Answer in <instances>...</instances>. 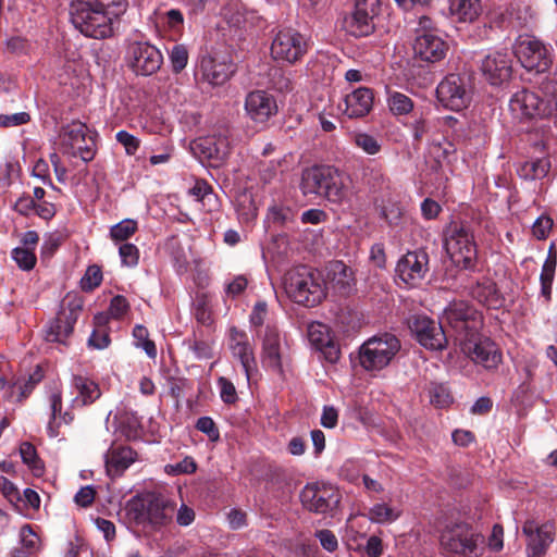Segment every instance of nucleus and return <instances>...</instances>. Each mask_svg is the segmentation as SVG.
I'll list each match as a JSON object with an SVG mask.
<instances>
[{"mask_svg": "<svg viewBox=\"0 0 557 557\" xmlns=\"http://www.w3.org/2000/svg\"><path fill=\"white\" fill-rule=\"evenodd\" d=\"M542 95L522 89L510 99L509 107L519 117L535 119L553 116L557 120V79L546 76L539 83Z\"/></svg>", "mask_w": 557, "mask_h": 557, "instance_id": "1", "label": "nucleus"}, {"mask_svg": "<svg viewBox=\"0 0 557 557\" xmlns=\"http://www.w3.org/2000/svg\"><path fill=\"white\" fill-rule=\"evenodd\" d=\"M285 290L296 304L314 307L326 296L321 274L307 265L290 270L285 277Z\"/></svg>", "mask_w": 557, "mask_h": 557, "instance_id": "2", "label": "nucleus"}, {"mask_svg": "<svg viewBox=\"0 0 557 557\" xmlns=\"http://www.w3.org/2000/svg\"><path fill=\"white\" fill-rule=\"evenodd\" d=\"M71 22L86 37L104 39L113 34L110 13L92 0H75L70 5Z\"/></svg>", "mask_w": 557, "mask_h": 557, "instance_id": "3", "label": "nucleus"}, {"mask_svg": "<svg viewBox=\"0 0 557 557\" xmlns=\"http://www.w3.org/2000/svg\"><path fill=\"white\" fill-rule=\"evenodd\" d=\"M300 189L305 196H323L332 202H341L345 198L341 174L332 166L306 169L301 175Z\"/></svg>", "mask_w": 557, "mask_h": 557, "instance_id": "4", "label": "nucleus"}, {"mask_svg": "<svg viewBox=\"0 0 557 557\" xmlns=\"http://www.w3.org/2000/svg\"><path fill=\"white\" fill-rule=\"evenodd\" d=\"M444 247L458 267L471 270L475 267L478 250L470 227L453 221L444 230Z\"/></svg>", "mask_w": 557, "mask_h": 557, "instance_id": "5", "label": "nucleus"}, {"mask_svg": "<svg viewBox=\"0 0 557 557\" xmlns=\"http://www.w3.org/2000/svg\"><path fill=\"white\" fill-rule=\"evenodd\" d=\"M400 348V341L394 334L373 336L360 346L359 363L367 372H379L391 364Z\"/></svg>", "mask_w": 557, "mask_h": 557, "instance_id": "6", "label": "nucleus"}, {"mask_svg": "<svg viewBox=\"0 0 557 557\" xmlns=\"http://www.w3.org/2000/svg\"><path fill=\"white\" fill-rule=\"evenodd\" d=\"M176 505L162 494H148L139 502L131 504L135 519L149 524L153 530H160L172 523Z\"/></svg>", "mask_w": 557, "mask_h": 557, "instance_id": "7", "label": "nucleus"}, {"mask_svg": "<svg viewBox=\"0 0 557 557\" xmlns=\"http://www.w3.org/2000/svg\"><path fill=\"white\" fill-rule=\"evenodd\" d=\"M445 322L455 333L459 343L470 336H476L483 324L482 314L468 302L453 301L445 309L443 314Z\"/></svg>", "mask_w": 557, "mask_h": 557, "instance_id": "8", "label": "nucleus"}, {"mask_svg": "<svg viewBox=\"0 0 557 557\" xmlns=\"http://www.w3.org/2000/svg\"><path fill=\"white\" fill-rule=\"evenodd\" d=\"M484 536L473 531L467 523H457L447 528L441 536V544L445 550L461 557H479L483 548Z\"/></svg>", "mask_w": 557, "mask_h": 557, "instance_id": "9", "label": "nucleus"}, {"mask_svg": "<svg viewBox=\"0 0 557 557\" xmlns=\"http://www.w3.org/2000/svg\"><path fill=\"white\" fill-rule=\"evenodd\" d=\"M60 150L63 154L78 157L89 162L95 157V139L89 135L86 124L74 121L61 127L59 133Z\"/></svg>", "mask_w": 557, "mask_h": 557, "instance_id": "10", "label": "nucleus"}, {"mask_svg": "<svg viewBox=\"0 0 557 557\" xmlns=\"http://www.w3.org/2000/svg\"><path fill=\"white\" fill-rule=\"evenodd\" d=\"M437 100L451 111H461L471 102V86L469 78L460 74L447 75L436 88Z\"/></svg>", "mask_w": 557, "mask_h": 557, "instance_id": "11", "label": "nucleus"}, {"mask_svg": "<svg viewBox=\"0 0 557 557\" xmlns=\"http://www.w3.org/2000/svg\"><path fill=\"white\" fill-rule=\"evenodd\" d=\"M408 327L418 343L429 350H443L448 343V335L443 322H437L423 314H413L408 319Z\"/></svg>", "mask_w": 557, "mask_h": 557, "instance_id": "12", "label": "nucleus"}, {"mask_svg": "<svg viewBox=\"0 0 557 557\" xmlns=\"http://www.w3.org/2000/svg\"><path fill=\"white\" fill-rule=\"evenodd\" d=\"M308 41L302 34L293 28H283L272 40L271 54L277 61L293 64L308 52Z\"/></svg>", "mask_w": 557, "mask_h": 557, "instance_id": "13", "label": "nucleus"}, {"mask_svg": "<svg viewBox=\"0 0 557 557\" xmlns=\"http://www.w3.org/2000/svg\"><path fill=\"white\" fill-rule=\"evenodd\" d=\"M190 150L195 157L207 161L210 166L220 168L231 153V143L225 134H212L193 140Z\"/></svg>", "mask_w": 557, "mask_h": 557, "instance_id": "14", "label": "nucleus"}, {"mask_svg": "<svg viewBox=\"0 0 557 557\" xmlns=\"http://www.w3.org/2000/svg\"><path fill=\"white\" fill-rule=\"evenodd\" d=\"M379 12L380 0H356L352 12L344 18L345 30L357 38L371 35Z\"/></svg>", "mask_w": 557, "mask_h": 557, "instance_id": "15", "label": "nucleus"}, {"mask_svg": "<svg viewBox=\"0 0 557 557\" xmlns=\"http://www.w3.org/2000/svg\"><path fill=\"white\" fill-rule=\"evenodd\" d=\"M305 508L315 513H333L341 502L339 491L331 484H308L300 494Z\"/></svg>", "mask_w": 557, "mask_h": 557, "instance_id": "16", "label": "nucleus"}, {"mask_svg": "<svg viewBox=\"0 0 557 557\" xmlns=\"http://www.w3.org/2000/svg\"><path fill=\"white\" fill-rule=\"evenodd\" d=\"M82 302L78 299H65L57 317L51 320L46 329L45 338L47 342L65 344L66 338L72 334L74 324L77 321Z\"/></svg>", "mask_w": 557, "mask_h": 557, "instance_id": "17", "label": "nucleus"}, {"mask_svg": "<svg viewBox=\"0 0 557 557\" xmlns=\"http://www.w3.org/2000/svg\"><path fill=\"white\" fill-rule=\"evenodd\" d=\"M287 342L275 325L268 324L262 335L261 362L274 373L283 374L282 358Z\"/></svg>", "mask_w": 557, "mask_h": 557, "instance_id": "18", "label": "nucleus"}, {"mask_svg": "<svg viewBox=\"0 0 557 557\" xmlns=\"http://www.w3.org/2000/svg\"><path fill=\"white\" fill-rule=\"evenodd\" d=\"M460 345L462 351L472 361L487 370L496 369L502 361V355L495 343L487 337L480 336L479 332L476 336L467 337Z\"/></svg>", "mask_w": 557, "mask_h": 557, "instance_id": "19", "label": "nucleus"}, {"mask_svg": "<svg viewBox=\"0 0 557 557\" xmlns=\"http://www.w3.org/2000/svg\"><path fill=\"white\" fill-rule=\"evenodd\" d=\"M128 59L132 70L148 76L156 73L163 62L161 52L148 42H134L128 49Z\"/></svg>", "mask_w": 557, "mask_h": 557, "instance_id": "20", "label": "nucleus"}, {"mask_svg": "<svg viewBox=\"0 0 557 557\" xmlns=\"http://www.w3.org/2000/svg\"><path fill=\"white\" fill-rule=\"evenodd\" d=\"M516 55L527 71L535 72L536 74L546 72L552 64L548 50L536 39L520 41Z\"/></svg>", "mask_w": 557, "mask_h": 557, "instance_id": "21", "label": "nucleus"}, {"mask_svg": "<svg viewBox=\"0 0 557 557\" xmlns=\"http://www.w3.org/2000/svg\"><path fill=\"white\" fill-rule=\"evenodd\" d=\"M522 533L528 537V556L543 557L554 541L555 524L546 521L539 525L533 520H528L522 527Z\"/></svg>", "mask_w": 557, "mask_h": 557, "instance_id": "22", "label": "nucleus"}, {"mask_svg": "<svg viewBox=\"0 0 557 557\" xmlns=\"http://www.w3.org/2000/svg\"><path fill=\"white\" fill-rule=\"evenodd\" d=\"M429 256L424 250L407 252L396 265V274L409 286H417L428 272Z\"/></svg>", "mask_w": 557, "mask_h": 557, "instance_id": "23", "label": "nucleus"}, {"mask_svg": "<svg viewBox=\"0 0 557 557\" xmlns=\"http://www.w3.org/2000/svg\"><path fill=\"white\" fill-rule=\"evenodd\" d=\"M481 70L491 85L507 83L512 75V55L507 51L490 53L483 59Z\"/></svg>", "mask_w": 557, "mask_h": 557, "instance_id": "24", "label": "nucleus"}, {"mask_svg": "<svg viewBox=\"0 0 557 557\" xmlns=\"http://www.w3.org/2000/svg\"><path fill=\"white\" fill-rule=\"evenodd\" d=\"M448 45L433 30H419L414 44L413 51L416 57L426 62H438L445 58Z\"/></svg>", "mask_w": 557, "mask_h": 557, "instance_id": "25", "label": "nucleus"}, {"mask_svg": "<svg viewBox=\"0 0 557 557\" xmlns=\"http://www.w3.org/2000/svg\"><path fill=\"white\" fill-rule=\"evenodd\" d=\"M247 114L257 123H264L277 112L274 97L263 90L251 91L245 101Z\"/></svg>", "mask_w": 557, "mask_h": 557, "instance_id": "26", "label": "nucleus"}, {"mask_svg": "<svg viewBox=\"0 0 557 557\" xmlns=\"http://www.w3.org/2000/svg\"><path fill=\"white\" fill-rule=\"evenodd\" d=\"M308 339L310 344L325 358L326 361L335 363L341 356L338 345L330 334L329 327L320 322H313L308 326Z\"/></svg>", "mask_w": 557, "mask_h": 557, "instance_id": "27", "label": "nucleus"}, {"mask_svg": "<svg viewBox=\"0 0 557 557\" xmlns=\"http://www.w3.org/2000/svg\"><path fill=\"white\" fill-rule=\"evenodd\" d=\"M200 71L205 81L211 85H223L234 73V64L225 59L205 55L200 62Z\"/></svg>", "mask_w": 557, "mask_h": 557, "instance_id": "28", "label": "nucleus"}, {"mask_svg": "<svg viewBox=\"0 0 557 557\" xmlns=\"http://www.w3.org/2000/svg\"><path fill=\"white\" fill-rule=\"evenodd\" d=\"M230 348L234 357L238 358L247 379H250L251 371L256 369L253 349L245 332L236 327L231 329Z\"/></svg>", "mask_w": 557, "mask_h": 557, "instance_id": "29", "label": "nucleus"}, {"mask_svg": "<svg viewBox=\"0 0 557 557\" xmlns=\"http://www.w3.org/2000/svg\"><path fill=\"white\" fill-rule=\"evenodd\" d=\"M373 101V90L368 87H359L346 95L344 113L350 119L363 117L371 112Z\"/></svg>", "mask_w": 557, "mask_h": 557, "instance_id": "30", "label": "nucleus"}, {"mask_svg": "<svg viewBox=\"0 0 557 557\" xmlns=\"http://www.w3.org/2000/svg\"><path fill=\"white\" fill-rule=\"evenodd\" d=\"M136 459V453L128 446H112L104 456L107 473L121 475Z\"/></svg>", "mask_w": 557, "mask_h": 557, "instance_id": "31", "label": "nucleus"}, {"mask_svg": "<svg viewBox=\"0 0 557 557\" xmlns=\"http://www.w3.org/2000/svg\"><path fill=\"white\" fill-rule=\"evenodd\" d=\"M72 387L76 392V396L71 401L73 407L91 405L101 396L99 385L87 376L73 375Z\"/></svg>", "mask_w": 557, "mask_h": 557, "instance_id": "32", "label": "nucleus"}, {"mask_svg": "<svg viewBox=\"0 0 557 557\" xmlns=\"http://www.w3.org/2000/svg\"><path fill=\"white\" fill-rule=\"evenodd\" d=\"M449 12L458 23H474L483 12L482 0H450Z\"/></svg>", "mask_w": 557, "mask_h": 557, "instance_id": "33", "label": "nucleus"}, {"mask_svg": "<svg viewBox=\"0 0 557 557\" xmlns=\"http://www.w3.org/2000/svg\"><path fill=\"white\" fill-rule=\"evenodd\" d=\"M329 275L331 277L332 287L341 295L347 296L354 289L356 280L351 268L342 261H336L331 265Z\"/></svg>", "mask_w": 557, "mask_h": 557, "instance_id": "34", "label": "nucleus"}, {"mask_svg": "<svg viewBox=\"0 0 557 557\" xmlns=\"http://www.w3.org/2000/svg\"><path fill=\"white\" fill-rule=\"evenodd\" d=\"M471 296L488 308H498L502 304L496 284L488 278L478 282L471 288Z\"/></svg>", "mask_w": 557, "mask_h": 557, "instance_id": "35", "label": "nucleus"}, {"mask_svg": "<svg viewBox=\"0 0 557 557\" xmlns=\"http://www.w3.org/2000/svg\"><path fill=\"white\" fill-rule=\"evenodd\" d=\"M362 181L372 191L383 190L388 184L382 166L376 164H369L362 169Z\"/></svg>", "mask_w": 557, "mask_h": 557, "instance_id": "36", "label": "nucleus"}, {"mask_svg": "<svg viewBox=\"0 0 557 557\" xmlns=\"http://www.w3.org/2000/svg\"><path fill=\"white\" fill-rule=\"evenodd\" d=\"M50 420L47 425V433L50 437H57L59 435L60 422H58V418L60 417L62 410V395L60 391H57L50 395Z\"/></svg>", "mask_w": 557, "mask_h": 557, "instance_id": "37", "label": "nucleus"}, {"mask_svg": "<svg viewBox=\"0 0 557 557\" xmlns=\"http://www.w3.org/2000/svg\"><path fill=\"white\" fill-rule=\"evenodd\" d=\"M549 166L545 159L525 162L520 169V175L525 180H540L547 175Z\"/></svg>", "mask_w": 557, "mask_h": 557, "instance_id": "38", "label": "nucleus"}, {"mask_svg": "<svg viewBox=\"0 0 557 557\" xmlns=\"http://www.w3.org/2000/svg\"><path fill=\"white\" fill-rule=\"evenodd\" d=\"M387 103L395 115L408 114L413 110V101L405 94L394 91L388 95Z\"/></svg>", "mask_w": 557, "mask_h": 557, "instance_id": "39", "label": "nucleus"}, {"mask_svg": "<svg viewBox=\"0 0 557 557\" xmlns=\"http://www.w3.org/2000/svg\"><path fill=\"white\" fill-rule=\"evenodd\" d=\"M351 139H352V143L358 148H360L363 152H366L367 154H371V156L377 154L382 149V145L377 140V138L368 133H362V132L354 133L351 135Z\"/></svg>", "mask_w": 557, "mask_h": 557, "instance_id": "40", "label": "nucleus"}, {"mask_svg": "<svg viewBox=\"0 0 557 557\" xmlns=\"http://www.w3.org/2000/svg\"><path fill=\"white\" fill-rule=\"evenodd\" d=\"M399 517V511L387 506L386 504H375L368 511V518L375 523H388L395 521Z\"/></svg>", "mask_w": 557, "mask_h": 557, "instance_id": "41", "label": "nucleus"}, {"mask_svg": "<svg viewBox=\"0 0 557 557\" xmlns=\"http://www.w3.org/2000/svg\"><path fill=\"white\" fill-rule=\"evenodd\" d=\"M20 454L23 462L26 463L36 475H41L44 472V465L37 456L36 448L33 444L24 442L21 444Z\"/></svg>", "mask_w": 557, "mask_h": 557, "instance_id": "42", "label": "nucleus"}, {"mask_svg": "<svg viewBox=\"0 0 557 557\" xmlns=\"http://www.w3.org/2000/svg\"><path fill=\"white\" fill-rule=\"evenodd\" d=\"M430 401L437 408H445L451 403V396L444 384L431 383L428 387Z\"/></svg>", "mask_w": 557, "mask_h": 557, "instance_id": "43", "label": "nucleus"}, {"mask_svg": "<svg viewBox=\"0 0 557 557\" xmlns=\"http://www.w3.org/2000/svg\"><path fill=\"white\" fill-rule=\"evenodd\" d=\"M137 222L132 219H125L110 228V236L115 242L128 239L137 231Z\"/></svg>", "mask_w": 557, "mask_h": 557, "instance_id": "44", "label": "nucleus"}, {"mask_svg": "<svg viewBox=\"0 0 557 557\" xmlns=\"http://www.w3.org/2000/svg\"><path fill=\"white\" fill-rule=\"evenodd\" d=\"M133 336L136 339V345L141 347L150 358H156L157 348L152 341L149 339L148 330L144 325H136L133 330Z\"/></svg>", "mask_w": 557, "mask_h": 557, "instance_id": "45", "label": "nucleus"}, {"mask_svg": "<svg viewBox=\"0 0 557 557\" xmlns=\"http://www.w3.org/2000/svg\"><path fill=\"white\" fill-rule=\"evenodd\" d=\"M12 258L17 263V265L24 271L32 270L36 264V256L29 248H14L12 251Z\"/></svg>", "mask_w": 557, "mask_h": 557, "instance_id": "46", "label": "nucleus"}, {"mask_svg": "<svg viewBox=\"0 0 557 557\" xmlns=\"http://www.w3.org/2000/svg\"><path fill=\"white\" fill-rule=\"evenodd\" d=\"M102 282V272L98 265L87 268L85 275L81 280L83 290L90 292L98 287Z\"/></svg>", "mask_w": 557, "mask_h": 557, "instance_id": "47", "label": "nucleus"}, {"mask_svg": "<svg viewBox=\"0 0 557 557\" xmlns=\"http://www.w3.org/2000/svg\"><path fill=\"white\" fill-rule=\"evenodd\" d=\"M170 61L175 73L183 71L188 62V51L183 45H174L170 51Z\"/></svg>", "mask_w": 557, "mask_h": 557, "instance_id": "48", "label": "nucleus"}, {"mask_svg": "<svg viewBox=\"0 0 557 557\" xmlns=\"http://www.w3.org/2000/svg\"><path fill=\"white\" fill-rule=\"evenodd\" d=\"M382 216L391 226H398L404 216V210L399 203L389 202L382 208Z\"/></svg>", "mask_w": 557, "mask_h": 557, "instance_id": "49", "label": "nucleus"}, {"mask_svg": "<svg viewBox=\"0 0 557 557\" xmlns=\"http://www.w3.org/2000/svg\"><path fill=\"white\" fill-rule=\"evenodd\" d=\"M196 429L206 434L211 442H218L220 440L219 429L210 417H200L196 422Z\"/></svg>", "mask_w": 557, "mask_h": 557, "instance_id": "50", "label": "nucleus"}, {"mask_svg": "<svg viewBox=\"0 0 557 557\" xmlns=\"http://www.w3.org/2000/svg\"><path fill=\"white\" fill-rule=\"evenodd\" d=\"M220 397L224 404H235L238 399L234 384L224 376L218 379Z\"/></svg>", "mask_w": 557, "mask_h": 557, "instance_id": "51", "label": "nucleus"}, {"mask_svg": "<svg viewBox=\"0 0 557 557\" xmlns=\"http://www.w3.org/2000/svg\"><path fill=\"white\" fill-rule=\"evenodd\" d=\"M119 253L124 265H137L139 260V250L135 245L129 243L121 245L119 248Z\"/></svg>", "mask_w": 557, "mask_h": 557, "instance_id": "52", "label": "nucleus"}, {"mask_svg": "<svg viewBox=\"0 0 557 557\" xmlns=\"http://www.w3.org/2000/svg\"><path fill=\"white\" fill-rule=\"evenodd\" d=\"M30 121L28 112H17L12 114H0V127L9 128L27 124Z\"/></svg>", "mask_w": 557, "mask_h": 557, "instance_id": "53", "label": "nucleus"}, {"mask_svg": "<svg viewBox=\"0 0 557 557\" xmlns=\"http://www.w3.org/2000/svg\"><path fill=\"white\" fill-rule=\"evenodd\" d=\"M116 140L124 146L126 153L129 156L135 154L140 146V140L126 131L117 132Z\"/></svg>", "mask_w": 557, "mask_h": 557, "instance_id": "54", "label": "nucleus"}, {"mask_svg": "<svg viewBox=\"0 0 557 557\" xmlns=\"http://www.w3.org/2000/svg\"><path fill=\"white\" fill-rule=\"evenodd\" d=\"M557 264V253L554 247L550 246L548 256L543 264L540 281H553Z\"/></svg>", "mask_w": 557, "mask_h": 557, "instance_id": "55", "label": "nucleus"}, {"mask_svg": "<svg viewBox=\"0 0 557 557\" xmlns=\"http://www.w3.org/2000/svg\"><path fill=\"white\" fill-rule=\"evenodd\" d=\"M553 226V220L548 216L542 215L533 223L532 232L537 239H545Z\"/></svg>", "mask_w": 557, "mask_h": 557, "instance_id": "56", "label": "nucleus"}, {"mask_svg": "<svg viewBox=\"0 0 557 557\" xmlns=\"http://www.w3.org/2000/svg\"><path fill=\"white\" fill-rule=\"evenodd\" d=\"M129 304L124 296L116 295L111 299L109 313L114 319L122 318L128 310Z\"/></svg>", "mask_w": 557, "mask_h": 557, "instance_id": "57", "label": "nucleus"}, {"mask_svg": "<svg viewBox=\"0 0 557 557\" xmlns=\"http://www.w3.org/2000/svg\"><path fill=\"white\" fill-rule=\"evenodd\" d=\"M317 539L320 541L321 546L327 552H334L338 547V541L335 534L330 530H320L315 533Z\"/></svg>", "mask_w": 557, "mask_h": 557, "instance_id": "58", "label": "nucleus"}, {"mask_svg": "<svg viewBox=\"0 0 557 557\" xmlns=\"http://www.w3.org/2000/svg\"><path fill=\"white\" fill-rule=\"evenodd\" d=\"M95 496V488L91 485H87L79 488L74 497V500L78 506L86 508L94 503Z\"/></svg>", "mask_w": 557, "mask_h": 557, "instance_id": "59", "label": "nucleus"}, {"mask_svg": "<svg viewBox=\"0 0 557 557\" xmlns=\"http://www.w3.org/2000/svg\"><path fill=\"white\" fill-rule=\"evenodd\" d=\"M169 383V395L175 399L176 406H180V400L183 397V391L186 387L187 380L186 379H175L170 377L168 380Z\"/></svg>", "mask_w": 557, "mask_h": 557, "instance_id": "60", "label": "nucleus"}, {"mask_svg": "<svg viewBox=\"0 0 557 557\" xmlns=\"http://www.w3.org/2000/svg\"><path fill=\"white\" fill-rule=\"evenodd\" d=\"M247 284V278L243 275H238L226 285L225 293L227 296L235 298L246 289Z\"/></svg>", "mask_w": 557, "mask_h": 557, "instance_id": "61", "label": "nucleus"}, {"mask_svg": "<svg viewBox=\"0 0 557 557\" xmlns=\"http://www.w3.org/2000/svg\"><path fill=\"white\" fill-rule=\"evenodd\" d=\"M42 379V374L40 369H37L32 375L28 376L26 381H24L23 384L18 385V388L21 391V398H26L37 383H39Z\"/></svg>", "mask_w": 557, "mask_h": 557, "instance_id": "62", "label": "nucleus"}, {"mask_svg": "<svg viewBox=\"0 0 557 557\" xmlns=\"http://www.w3.org/2000/svg\"><path fill=\"white\" fill-rule=\"evenodd\" d=\"M189 193L201 201L214 196L211 186L205 181H197Z\"/></svg>", "mask_w": 557, "mask_h": 557, "instance_id": "63", "label": "nucleus"}, {"mask_svg": "<svg viewBox=\"0 0 557 557\" xmlns=\"http://www.w3.org/2000/svg\"><path fill=\"white\" fill-rule=\"evenodd\" d=\"M268 313V306L265 301H258L250 314V322L255 326H261Z\"/></svg>", "mask_w": 557, "mask_h": 557, "instance_id": "64", "label": "nucleus"}]
</instances>
